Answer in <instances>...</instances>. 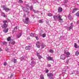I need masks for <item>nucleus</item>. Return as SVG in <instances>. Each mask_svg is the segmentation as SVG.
<instances>
[{"mask_svg":"<svg viewBox=\"0 0 79 79\" xmlns=\"http://www.w3.org/2000/svg\"><path fill=\"white\" fill-rule=\"evenodd\" d=\"M2 23H3V24L1 26L2 28L3 29H6L8 27V25L6 24L7 21L4 20L3 21Z\"/></svg>","mask_w":79,"mask_h":79,"instance_id":"obj_1","label":"nucleus"},{"mask_svg":"<svg viewBox=\"0 0 79 79\" xmlns=\"http://www.w3.org/2000/svg\"><path fill=\"white\" fill-rule=\"evenodd\" d=\"M61 18H62V16L60 15L58 16V19L60 23H63V19H61Z\"/></svg>","mask_w":79,"mask_h":79,"instance_id":"obj_2","label":"nucleus"},{"mask_svg":"<svg viewBox=\"0 0 79 79\" xmlns=\"http://www.w3.org/2000/svg\"><path fill=\"white\" fill-rule=\"evenodd\" d=\"M47 76L48 77H49L50 79H53V73H48L47 74Z\"/></svg>","mask_w":79,"mask_h":79,"instance_id":"obj_3","label":"nucleus"},{"mask_svg":"<svg viewBox=\"0 0 79 79\" xmlns=\"http://www.w3.org/2000/svg\"><path fill=\"white\" fill-rule=\"evenodd\" d=\"M73 28V23H71L69 25V26L67 27L68 30H70L72 29Z\"/></svg>","mask_w":79,"mask_h":79,"instance_id":"obj_4","label":"nucleus"},{"mask_svg":"<svg viewBox=\"0 0 79 79\" xmlns=\"http://www.w3.org/2000/svg\"><path fill=\"white\" fill-rule=\"evenodd\" d=\"M3 10H5L6 12H8V11H10V9L9 8H8L7 7H6L5 6H3Z\"/></svg>","mask_w":79,"mask_h":79,"instance_id":"obj_5","label":"nucleus"},{"mask_svg":"<svg viewBox=\"0 0 79 79\" xmlns=\"http://www.w3.org/2000/svg\"><path fill=\"white\" fill-rule=\"evenodd\" d=\"M36 45L37 48H39L40 46V42L39 41H37L36 44Z\"/></svg>","mask_w":79,"mask_h":79,"instance_id":"obj_6","label":"nucleus"},{"mask_svg":"<svg viewBox=\"0 0 79 79\" xmlns=\"http://www.w3.org/2000/svg\"><path fill=\"white\" fill-rule=\"evenodd\" d=\"M26 7H23V10H29V5L27 4L26 5Z\"/></svg>","mask_w":79,"mask_h":79,"instance_id":"obj_7","label":"nucleus"},{"mask_svg":"<svg viewBox=\"0 0 79 79\" xmlns=\"http://www.w3.org/2000/svg\"><path fill=\"white\" fill-rule=\"evenodd\" d=\"M60 58L62 60H65L66 59V56L62 54L60 56Z\"/></svg>","mask_w":79,"mask_h":79,"instance_id":"obj_8","label":"nucleus"},{"mask_svg":"<svg viewBox=\"0 0 79 79\" xmlns=\"http://www.w3.org/2000/svg\"><path fill=\"white\" fill-rule=\"evenodd\" d=\"M48 60L50 61H53V58L52 57H48L47 58Z\"/></svg>","mask_w":79,"mask_h":79,"instance_id":"obj_9","label":"nucleus"},{"mask_svg":"<svg viewBox=\"0 0 79 79\" xmlns=\"http://www.w3.org/2000/svg\"><path fill=\"white\" fill-rule=\"evenodd\" d=\"M36 63L35 62V61H32L31 62V63L30 64L31 65L32 67H34V65Z\"/></svg>","mask_w":79,"mask_h":79,"instance_id":"obj_10","label":"nucleus"},{"mask_svg":"<svg viewBox=\"0 0 79 79\" xmlns=\"http://www.w3.org/2000/svg\"><path fill=\"white\" fill-rule=\"evenodd\" d=\"M29 21V18H26V20L25 21H23V22L25 24H27L28 23V21Z\"/></svg>","mask_w":79,"mask_h":79,"instance_id":"obj_11","label":"nucleus"},{"mask_svg":"<svg viewBox=\"0 0 79 79\" xmlns=\"http://www.w3.org/2000/svg\"><path fill=\"white\" fill-rule=\"evenodd\" d=\"M21 35H22V33H19L17 35V38H19V37H21Z\"/></svg>","mask_w":79,"mask_h":79,"instance_id":"obj_12","label":"nucleus"},{"mask_svg":"<svg viewBox=\"0 0 79 79\" xmlns=\"http://www.w3.org/2000/svg\"><path fill=\"white\" fill-rule=\"evenodd\" d=\"M37 56L38 57L39 59L40 60L41 58H42V56L40 55V54H39V53L37 52Z\"/></svg>","mask_w":79,"mask_h":79,"instance_id":"obj_13","label":"nucleus"},{"mask_svg":"<svg viewBox=\"0 0 79 79\" xmlns=\"http://www.w3.org/2000/svg\"><path fill=\"white\" fill-rule=\"evenodd\" d=\"M71 55V53L69 52H67L66 53V55L67 58H68L69 56V55Z\"/></svg>","mask_w":79,"mask_h":79,"instance_id":"obj_14","label":"nucleus"},{"mask_svg":"<svg viewBox=\"0 0 79 79\" xmlns=\"http://www.w3.org/2000/svg\"><path fill=\"white\" fill-rule=\"evenodd\" d=\"M18 27V26H17L16 27L14 28L13 31H12L13 33H14V32L16 31H17V29H18V28H17Z\"/></svg>","mask_w":79,"mask_h":79,"instance_id":"obj_15","label":"nucleus"},{"mask_svg":"<svg viewBox=\"0 0 79 79\" xmlns=\"http://www.w3.org/2000/svg\"><path fill=\"white\" fill-rule=\"evenodd\" d=\"M41 48H44L45 47V45L44 44V43H42L41 44Z\"/></svg>","mask_w":79,"mask_h":79,"instance_id":"obj_16","label":"nucleus"},{"mask_svg":"<svg viewBox=\"0 0 79 79\" xmlns=\"http://www.w3.org/2000/svg\"><path fill=\"white\" fill-rule=\"evenodd\" d=\"M25 58H26V57H24L23 56L21 58L20 60L21 61H24L26 60V59H25Z\"/></svg>","mask_w":79,"mask_h":79,"instance_id":"obj_17","label":"nucleus"},{"mask_svg":"<svg viewBox=\"0 0 79 79\" xmlns=\"http://www.w3.org/2000/svg\"><path fill=\"white\" fill-rule=\"evenodd\" d=\"M53 18L54 19V20H56L58 19V15H54L53 16Z\"/></svg>","mask_w":79,"mask_h":79,"instance_id":"obj_18","label":"nucleus"},{"mask_svg":"<svg viewBox=\"0 0 79 79\" xmlns=\"http://www.w3.org/2000/svg\"><path fill=\"white\" fill-rule=\"evenodd\" d=\"M58 11L59 13L60 12H62V8L61 7H59L58 10Z\"/></svg>","mask_w":79,"mask_h":79,"instance_id":"obj_19","label":"nucleus"},{"mask_svg":"<svg viewBox=\"0 0 79 79\" xmlns=\"http://www.w3.org/2000/svg\"><path fill=\"white\" fill-rule=\"evenodd\" d=\"M31 47L29 46H26L25 48L26 50H30L31 49Z\"/></svg>","mask_w":79,"mask_h":79,"instance_id":"obj_20","label":"nucleus"},{"mask_svg":"<svg viewBox=\"0 0 79 79\" xmlns=\"http://www.w3.org/2000/svg\"><path fill=\"white\" fill-rule=\"evenodd\" d=\"M78 10V9L77 8L74 9L72 13H75V12H76V11H77Z\"/></svg>","mask_w":79,"mask_h":79,"instance_id":"obj_21","label":"nucleus"},{"mask_svg":"<svg viewBox=\"0 0 79 79\" xmlns=\"http://www.w3.org/2000/svg\"><path fill=\"white\" fill-rule=\"evenodd\" d=\"M11 61L15 63L17 62V60L16 59H14V60L12 59L11 60Z\"/></svg>","mask_w":79,"mask_h":79,"instance_id":"obj_22","label":"nucleus"},{"mask_svg":"<svg viewBox=\"0 0 79 79\" xmlns=\"http://www.w3.org/2000/svg\"><path fill=\"white\" fill-rule=\"evenodd\" d=\"M68 17H69V19H70V20H71V19H72L73 18L72 16H71V15L70 14H69V15Z\"/></svg>","mask_w":79,"mask_h":79,"instance_id":"obj_23","label":"nucleus"},{"mask_svg":"<svg viewBox=\"0 0 79 79\" xmlns=\"http://www.w3.org/2000/svg\"><path fill=\"white\" fill-rule=\"evenodd\" d=\"M8 28H7L6 30H3V32H4V33H6L8 32Z\"/></svg>","mask_w":79,"mask_h":79,"instance_id":"obj_24","label":"nucleus"},{"mask_svg":"<svg viewBox=\"0 0 79 79\" xmlns=\"http://www.w3.org/2000/svg\"><path fill=\"white\" fill-rule=\"evenodd\" d=\"M23 11H25V12H26V13H27V15H29V11H28V10H25L24 9Z\"/></svg>","mask_w":79,"mask_h":79,"instance_id":"obj_25","label":"nucleus"},{"mask_svg":"<svg viewBox=\"0 0 79 79\" xmlns=\"http://www.w3.org/2000/svg\"><path fill=\"white\" fill-rule=\"evenodd\" d=\"M1 44H3V45H7V42L4 41V42H2Z\"/></svg>","mask_w":79,"mask_h":79,"instance_id":"obj_26","label":"nucleus"},{"mask_svg":"<svg viewBox=\"0 0 79 79\" xmlns=\"http://www.w3.org/2000/svg\"><path fill=\"white\" fill-rule=\"evenodd\" d=\"M74 73L76 75H77V76H79V72L78 71L75 72Z\"/></svg>","mask_w":79,"mask_h":79,"instance_id":"obj_27","label":"nucleus"},{"mask_svg":"<svg viewBox=\"0 0 79 79\" xmlns=\"http://www.w3.org/2000/svg\"><path fill=\"white\" fill-rule=\"evenodd\" d=\"M40 79H44V75L42 74L40 76Z\"/></svg>","mask_w":79,"mask_h":79,"instance_id":"obj_28","label":"nucleus"},{"mask_svg":"<svg viewBox=\"0 0 79 79\" xmlns=\"http://www.w3.org/2000/svg\"><path fill=\"white\" fill-rule=\"evenodd\" d=\"M10 44H15V42L14 41H13L12 40L10 41Z\"/></svg>","mask_w":79,"mask_h":79,"instance_id":"obj_29","label":"nucleus"},{"mask_svg":"<svg viewBox=\"0 0 79 79\" xmlns=\"http://www.w3.org/2000/svg\"><path fill=\"white\" fill-rule=\"evenodd\" d=\"M40 23H44V21L43 19L40 20L39 21Z\"/></svg>","mask_w":79,"mask_h":79,"instance_id":"obj_30","label":"nucleus"},{"mask_svg":"<svg viewBox=\"0 0 79 79\" xmlns=\"http://www.w3.org/2000/svg\"><path fill=\"white\" fill-rule=\"evenodd\" d=\"M37 2H38L37 0H33V3H36Z\"/></svg>","mask_w":79,"mask_h":79,"instance_id":"obj_31","label":"nucleus"},{"mask_svg":"<svg viewBox=\"0 0 79 79\" xmlns=\"http://www.w3.org/2000/svg\"><path fill=\"white\" fill-rule=\"evenodd\" d=\"M7 41H11V37H9L7 39Z\"/></svg>","mask_w":79,"mask_h":79,"instance_id":"obj_32","label":"nucleus"},{"mask_svg":"<svg viewBox=\"0 0 79 79\" xmlns=\"http://www.w3.org/2000/svg\"><path fill=\"white\" fill-rule=\"evenodd\" d=\"M48 16H52V14L51 13H49L47 14Z\"/></svg>","mask_w":79,"mask_h":79,"instance_id":"obj_33","label":"nucleus"},{"mask_svg":"<svg viewBox=\"0 0 79 79\" xmlns=\"http://www.w3.org/2000/svg\"><path fill=\"white\" fill-rule=\"evenodd\" d=\"M42 36L44 38V37H46V34H45V33L43 34Z\"/></svg>","mask_w":79,"mask_h":79,"instance_id":"obj_34","label":"nucleus"},{"mask_svg":"<svg viewBox=\"0 0 79 79\" xmlns=\"http://www.w3.org/2000/svg\"><path fill=\"white\" fill-rule=\"evenodd\" d=\"M76 15L78 17H79V11L77 12Z\"/></svg>","mask_w":79,"mask_h":79,"instance_id":"obj_35","label":"nucleus"},{"mask_svg":"<svg viewBox=\"0 0 79 79\" xmlns=\"http://www.w3.org/2000/svg\"><path fill=\"white\" fill-rule=\"evenodd\" d=\"M74 47L76 48H77V44H76V43H75Z\"/></svg>","mask_w":79,"mask_h":79,"instance_id":"obj_36","label":"nucleus"},{"mask_svg":"<svg viewBox=\"0 0 79 79\" xmlns=\"http://www.w3.org/2000/svg\"><path fill=\"white\" fill-rule=\"evenodd\" d=\"M34 35H35V34H34L31 33L30 35V36H31V37H34Z\"/></svg>","mask_w":79,"mask_h":79,"instance_id":"obj_37","label":"nucleus"},{"mask_svg":"<svg viewBox=\"0 0 79 79\" xmlns=\"http://www.w3.org/2000/svg\"><path fill=\"white\" fill-rule=\"evenodd\" d=\"M79 54V52L78 51H77L76 52H75L76 55H78Z\"/></svg>","mask_w":79,"mask_h":79,"instance_id":"obj_38","label":"nucleus"},{"mask_svg":"<svg viewBox=\"0 0 79 79\" xmlns=\"http://www.w3.org/2000/svg\"><path fill=\"white\" fill-rule=\"evenodd\" d=\"M49 52H50V53H53V50L52 49H50L49 50Z\"/></svg>","mask_w":79,"mask_h":79,"instance_id":"obj_39","label":"nucleus"},{"mask_svg":"<svg viewBox=\"0 0 79 79\" xmlns=\"http://www.w3.org/2000/svg\"><path fill=\"white\" fill-rule=\"evenodd\" d=\"M30 9L31 10V11H33L34 10L33 9V6H31L30 8Z\"/></svg>","mask_w":79,"mask_h":79,"instance_id":"obj_40","label":"nucleus"},{"mask_svg":"<svg viewBox=\"0 0 79 79\" xmlns=\"http://www.w3.org/2000/svg\"><path fill=\"white\" fill-rule=\"evenodd\" d=\"M33 11L35 13H37L38 12L37 10H33Z\"/></svg>","mask_w":79,"mask_h":79,"instance_id":"obj_41","label":"nucleus"},{"mask_svg":"<svg viewBox=\"0 0 79 79\" xmlns=\"http://www.w3.org/2000/svg\"><path fill=\"white\" fill-rule=\"evenodd\" d=\"M5 15V13H4L3 12L2 13V16H3Z\"/></svg>","mask_w":79,"mask_h":79,"instance_id":"obj_42","label":"nucleus"},{"mask_svg":"<svg viewBox=\"0 0 79 79\" xmlns=\"http://www.w3.org/2000/svg\"><path fill=\"white\" fill-rule=\"evenodd\" d=\"M6 62H5L4 63V66H6Z\"/></svg>","mask_w":79,"mask_h":79,"instance_id":"obj_43","label":"nucleus"},{"mask_svg":"<svg viewBox=\"0 0 79 79\" xmlns=\"http://www.w3.org/2000/svg\"><path fill=\"white\" fill-rule=\"evenodd\" d=\"M46 23L47 24H48V25H49V22H48V21H46Z\"/></svg>","mask_w":79,"mask_h":79,"instance_id":"obj_44","label":"nucleus"},{"mask_svg":"<svg viewBox=\"0 0 79 79\" xmlns=\"http://www.w3.org/2000/svg\"><path fill=\"white\" fill-rule=\"evenodd\" d=\"M19 1L20 2V3H23V1H22V0H19Z\"/></svg>","mask_w":79,"mask_h":79,"instance_id":"obj_45","label":"nucleus"},{"mask_svg":"<svg viewBox=\"0 0 79 79\" xmlns=\"http://www.w3.org/2000/svg\"><path fill=\"white\" fill-rule=\"evenodd\" d=\"M35 38H36V40H39V38L37 37V36H35Z\"/></svg>","mask_w":79,"mask_h":79,"instance_id":"obj_46","label":"nucleus"},{"mask_svg":"<svg viewBox=\"0 0 79 79\" xmlns=\"http://www.w3.org/2000/svg\"><path fill=\"white\" fill-rule=\"evenodd\" d=\"M48 67H51V64H48Z\"/></svg>","mask_w":79,"mask_h":79,"instance_id":"obj_47","label":"nucleus"},{"mask_svg":"<svg viewBox=\"0 0 79 79\" xmlns=\"http://www.w3.org/2000/svg\"><path fill=\"white\" fill-rule=\"evenodd\" d=\"M5 50L6 51H8V49L7 48H6Z\"/></svg>","mask_w":79,"mask_h":79,"instance_id":"obj_48","label":"nucleus"},{"mask_svg":"<svg viewBox=\"0 0 79 79\" xmlns=\"http://www.w3.org/2000/svg\"><path fill=\"white\" fill-rule=\"evenodd\" d=\"M35 59L34 58H32L31 59V60H32V61L34 60H35Z\"/></svg>","mask_w":79,"mask_h":79,"instance_id":"obj_49","label":"nucleus"},{"mask_svg":"<svg viewBox=\"0 0 79 79\" xmlns=\"http://www.w3.org/2000/svg\"><path fill=\"white\" fill-rule=\"evenodd\" d=\"M46 73H48V70H46Z\"/></svg>","mask_w":79,"mask_h":79,"instance_id":"obj_50","label":"nucleus"},{"mask_svg":"<svg viewBox=\"0 0 79 79\" xmlns=\"http://www.w3.org/2000/svg\"><path fill=\"white\" fill-rule=\"evenodd\" d=\"M13 74H11L10 76V78H11V77H13Z\"/></svg>","mask_w":79,"mask_h":79,"instance_id":"obj_51","label":"nucleus"},{"mask_svg":"<svg viewBox=\"0 0 79 79\" xmlns=\"http://www.w3.org/2000/svg\"><path fill=\"white\" fill-rule=\"evenodd\" d=\"M3 16L5 18H6V15H5L4 14V15H3Z\"/></svg>","mask_w":79,"mask_h":79,"instance_id":"obj_52","label":"nucleus"},{"mask_svg":"<svg viewBox=\"0 0 79 79\" xmlns=\"http://www.w3.org/2000/svg\"><path fill=\"white\" fill-rule=\"evenodd\" d=\"M66 63H69V60H67L66 62Z\"/></svg>","mask_w":79,"mask_h":79,"instance_id":"obj_53","label":"nucleus"},{"mask_svg":"<svg viewBox=\"0 0 79 79\" xmlns=\"http://www.w3.org/2000/svg\"><path fill=\"white\" fill-rule=\"evenodd\" d=\"M63 73H65V72H66V70H63Z\"/></svg>","mask_w":79,"mask_h":79,"instance_id":"obj_54","label":"nucleus"},{"mask_svg":"<svg viewBox=\"0 0 79 79\" xmlns=\"http://www.w3.org/2000/svg\"><path fill=\"white\" fill-rule=\"evenodd\" d=\"M65 68H66L67 69H69V67L68 66H65Z\"/></svg>","mask_w":79,"mask_h":79,"instance_id":"obj_55","label":"nucleus"},{"mask_svg":"<svg viewBox=\"0 0 79 79\" xmlns=\"http://www.w3.org/2000/svg\"><path fill=\"white\" fill-rule=\"evenodd\" d=\"M23 16L24 17H26V14H24Z\"/></svg>","mask_w":79,"mask_h":79,"instance_id":"obj_56","label":"nucleus"},{"mask_svg":"<svg viewBox=\"0 0 79 79\" xmlns=\"http://www.w3.org/2000/svg\"><path fill=\"white\" fill-rule=\"evenodd\" d=\"M64 53H66H66H67V52H66V51H64Z\"/></svg>","mask_w":79,"mask_h":79,"instance_id":"obj_57","label":"nucleus"},{"mask_svg":"<svg viewBox=\"0 0 79 79\" xmlns=\"http://www.w3.org/2000/svg\"><path fill=\"white\" fill-rule=\"evenodd\" d=\"M41 32V33H42L43 32V31L42 30H41L40 31Z\"/></svg>","mask_w":79,"mask_h":79,"instance_id":"obj_58","label":"nucleus"},{"mask_svg":"<svg viewBox=\"0 0 79 79\" xmlns=\"http://www.w3.org/2000/svg\"><path fill=\"white\" fill-rule=\"evenodd\" d=\"M1 51H2V50L1 49V48H0V52H1Z\"/></svg>","mask_w":79,"mask_h":79,"instance_id":"obj_59","label":"nucleus"},{"mask_svg":"<svg viewBox=\"0 0 79 79\" xmlns=\"http://www.w3.org/2000/svg\"><path fill=\"white\" fill-rule=\"evenodd\" d=\"M77 23L78 24H79V20H78V21H77Z\"/></svg>","mask_w":79,"mask_h":79,"instance_id":"obj_60","label":"nucleus"},{"mask_svg":"<svg viewBox=\"0 0 79 79\" xmlns=\"http://www.w3.org/2000/svg\"><path fill=\"white\" fill-rule=\"evenodd\" d=\"M34 15H31V16L32 17H34Z\"/></svg>","mask_w":79,"mask_h":79,"instance_id":"obj_61","label":"nucleus"},{"mask_svg":"<svg viewBox=\"0 0 79 79\" xmlns=\"http://www.w3.org/2000/svg\"><path fill=\"white\" fill-rule=\"evenodd\" d=\"M78 43L79 44V40L78 41Z\"/></svg>","mask_w":79,"mask_h":79,"instance_id":"obj_62","label":"nucleus"},{"mask_svg":"<svg viewBox=\"0 0 79 79\" xmlns=\"http://www.w3.org/2000/svg\"><path fill=\"white\" fill-rule=\"evenodd\" d=\"M41 14L42 15V14H43V13H41Z\"/></svg>","mask_w":79,"mask_h":79,"instance_id":"obj_63","label":"nucleus"},{"mask_svg":"<svg viewBox=\"0 0 79 79\" xmlns=\"http://www.w3.org/2000/svg\"><path fill=\"white\" fill-rule=\"evenodd\" d=\"M73 74V73H72V74Z\"/></svg>","mask_w":79,"mask_h":79,"instance_id":"obj_64","label":"nucleus"}]
</instances>
